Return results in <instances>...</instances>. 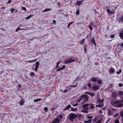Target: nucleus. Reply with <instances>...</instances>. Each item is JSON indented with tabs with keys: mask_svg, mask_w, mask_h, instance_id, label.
I'll list each match as a JSON object with an SVG mask.
<instances>
[{
	"mask_svg": "<svg viewBox=\"0 0 123 123\" xmlns=\"http://www.w3.org/2000/svg\"><path fill=\"white\" fill-rule=\"evenodd\" d=\"M93 25V24L92 22L91 23L90 25L89 26V27L91 30H92V26Z\"/></svg>",
	"mask_w": 123,
	"mask_h": 123,
	"instance_id": "16",
	"label": "nucleus"
},
{
	"mask_svg": "<svg viewBox=\"0 0 123 123\" xmlns=\"http://www.w3.org/2000/svg\"><path fill=\"white\" fill-rule=\"evenodd\" d=\"M82 88H83V89H87V87L85 85V86H84Z\"/></svg>",
	"mask_w": 123,
	"mask_h": 123,
	"instance_id": "50",
	"label": "nucleus"
},
{
	"mask_svg": "<svg viewBox=\"0 0 123 123\" xmlns=\"http://www.w3.org/2000/svg\"><path fill=\"white\" fill-rule=\"evenodd\" d=\"M68 92V90L67 89H65L64 90V91L63 92L64 93H66L67 92Z\"/></svg>",
	"mask_w": 123,
	"mask_h": 123,
	"instance_id": "51",
	"label": "nucleus"
},
{
	"mask_svg": "<svg viewBox=\"0 0 123 123\" xmlns=\"http://www.w3.org/2000/svg\"><path fill=\"white\" fill-rule=\"evenodd\" d=\"M87 45H86L84 47V50L85 52V53H87V49H86V47H87Z\"/></svg>",
	"mask_w": 123,
	"mask_h": 123,
	"instance_id": "23",
	"label": "nucleus"
},
{
	"mask_svg": "<svg viewBox=\"0 0 123 123\" xmlns=\"http://www.w3.org/2000/svg\"><path fill=\"white\" fill-rule=\"evenodd\" d=\"M78 105V104H77V103H76L75 104H73V105L74 106H76L77 105Z\"/></svg>",
	"mask_w": 123,
	"mask_h": 123,
	"instance_id": "57",
	"label": "nucleus"
},
{
	"mask_svg": "<svg viewBox=\"0 0 123 123\" xmlns=\"http://www.w3.org/2000/svg\"><path fill=\"white\" fill-rule=\"evenodd\" d=\"M22 26L21 25H20V26H19L18 27L16 30V31L17 32L18 31V30H24V29H21L19 28V27H20L21 26Z\"/></svg>",
	"mask_w": 123,
	"mask_h": 123,
	"instance_id": "22",
	"label": "nucleus"
},
{
	"mask_svg": "<svg viewBox=\"0 0 123 123\" xmlns=\"http://www.w3.org/2000/svg\"><path fill=\"white\" fill-rule=\"evenodd\" d=\"M69 119L71 122H73V120L77 117V115L74 113H72L69 114Z\"/></svg>",
	"mask_w": 123,
	"mask_h": 123,
	"instance_id": "3",
	"label": "nucleus"
},
{
	"mask_svg": "<svg viewBox=\"0 0 123 123\" xmlns=\"http://www.w3.org/2000/svg\"><path fill=\"white\" fill-rule=\"evenodd\" d=\"M25 101L23 100H21L20 101V105H23L24 104Z\"/></svg>",
	"mask_w": 123,
	"mask_h": 123,
	"instance_id": "20",
	"label": "nucleus"
},
{
	"mask_svg": "<svg viewBox=\"0 0 123 123\" xmlns=\"http://www.w3.org/2000/svg\"><path fill=\"white\" fill-rule=\"evenodd\" d=\"M117 93L116 92L114 91L112 92L111 98L113 99H115L117 98Z\"/></svg>",
	"mask_w": 123,
	"mask_h": 123,
	"instance_id": "5",
	"label": "nucleus"
},
{
	"mask_svg": "<svg viewBox=\"0 0 123 123\" xmlns=\"http://www.w3.org/2000/svg\"><path fill=\"white\" fill-rule=\"evenodd\" d=\"M122 101L121 100H117L114 102L112 105L116 107H122L123 106Z\"/></svg>",
	"mask_w": 123,
	"mask_h": 123,
	"instance_id": "2",
	"label": "nucleus"
},
{
	"mask_svg": "<svg viewBox=\"0 0 123 123\" xmlns=\"http://www.w3.org/2000/svg\"><path fill=\"white\" fill-rule=\"evenodd\" d=\"M77 84H76V85H70V87H76V85H77Z\"/></svg>",
	"mask_w": 123,
	"mask_h": 123,
	"instance_id": "47",
	"label": "nucleus"
},
{
	"mask_svg": "<svg viewBox=\"0 0 123 123\" xmlns=\"http://www.w3.org/2000/svg\"><path fill=\"white\" fill-rule=\"evenodd\" d=\"M115 37V35H114L113 34L111 35L110 36V37L111 38H114Z\"/></svg>",
	"mask_w": 123,
	"mask_h": 123,
	"instance_id": "49",
	"label": "nucleus"
},
{
	"mask_svg": "<svg viewBox=\"0 0 123 123\" xmlns=\"http://www.w3.org/2000/svg\"><path fill=\"white\" fill-rule=\"evenodd\" d=\"M75 62V60L73 59V58H71L66 60L64 62V63L65 64H70L72 62Z\"/></svg>",
	"mask_w": 123,
	"mask_h": 123,
	"instance_id": "4",
	"label": "nucleus"
},
{
	"mask_svg": "<svg viewBox=\"0 0 123 123\" xmlns=\"http://www.w3.org/2000/svg\"><path fill=\"white\" fill-rule=\"evenodd\" d=\"M40 65L39 62H37L36 63V66L35 67H38V66Z\"/></svg>",
	"mask_w": 123,
	"mask_h": 123,
	"instance_id": "25",
	"label": "nucleus"
},
{
	"mask_svg": "<svg viewBox=\"0 0 123 123\" xmlns=\"http://www.w3.org/2000/svg\"><path fill=\"white\" fill-rule=\"evenodd\" d=\"M121 46L123 48V43H121Z\"/></svg>",
	"mask_w": 123,
	"mask_h": 123,
	"instance_id": "64",
	"label": "nucleus"
},
{
	"mask_svg": "<svg viewBox=\"0 0 123 123\" xmlns=\"http://www.w3.org/2000/svg\"><path fill=\"white\" fill-rule=\"evenodd\" d=\"M77 109V108H76L74 109V108L72 107L71 109V111H76Z\"/></svg>",
	"mask_w": 123,
	"mask_h": 123,
	"instance_id": "33",
	"label": "nucleus"
},
{
	"mask_svg": "<svg viewBox=\"0 0 123 123\" xmlns=\"http://www.w3.org/2000/svg\"><path fill=\"white\" fill-rule=\"evenodd\" d=\"M92 42L94 45L95 46H96V43L95 42L94 39H91Z\"/></svg>",
	"mask_w": 123,
	"mask_h": 123,
	"instance_id": "19",
	"label": "nucleus"
},
{
	"mask_svg": "<svg viewBox=\"0 0 123 123\" xmlns=\"http://www.w3.org/2000/svg\"><path fill=\"white\" fill-rule=\"evenodd\" d=\"M15 10L14 9H13L12 8H11L10 10V11H11V13H13L14 11Z\"/></svg>",
	"mask_w": 123,
	"mask_h": 123,
	"instance_id": "42",
	"label": "nucleus"
},
{
	"mask_svg": "<svg viewBox=\"0 0 123 123\" xmlns=\"http://www.w3.org/2000/svg\"><path fill=\"white\" fill-rule=\"evenodd\" d=\"M91 80L93 82H95L97 80V78L95 77L92 78L91 79Z\"/></svg>",
	"mask_w": 123,
	"mask_h": 123,
	"instance_id": "18",
	"label": "nucleus"
},
{
	"mask_svg": "<svg viewBox=\"0 0 123 123\" xmlns=\"http://www.w3.org/2000/svg\"><path fill=\"white\" fill-rule=\"evenodd\" d=\"M51 10V9L50 8H46L44 10L43 12H47Z\"/></svg>",
	"mask_w": 123,
	"mask_h": 123,
	"instance_id": "29",
	"label": "nucleus"
},
{
	"mask_svg": "<svg viewBox=\"0 0 123 123\" xmlns=\"http://www.w3.org/2000/svg\"><path fill=\"white\" fill-rule=\"evenodd\" d=\"M122 70L121 69H120L119 70V71H117L116 72V73L117 74H119L121 73V72H122Z\"/></svg>",
	"mask_w": 123,
	"mask_h": 123,
	"instance_id": "37",
	"label": "nucleus"
},
{
	"mask_svg": "<svg viewBox=\"0 0 123 123\" xmlns=\"http://www.w3.org/2000/svg\"><path fill=\"white\" fill-rule=\"evenodd\" d=\"M38 68L35 67V71L36 72H37Z\"/></svg>",
	"mask_w": 123,
	"mask_h": 123,
	"instance_id": "58",
	"label": "nucleus"
},
{
	"mask_svg": "<svg viewBox=\"0 0 123 123\" xmlns=\"http://www.w3.org/2000/svg\"><path fill=\"white\" fill-rule=\"evenodd\" d=\"M118 113H117L116 114H115L114 116V117H117L118 116Z\"/></svg>",
	"mask_w": 123,
	"mask_h": 123,
	"instance_id": "56",
	"label": "nucleus"
},
{
	"mask_svg": "<svg viewBox=\"0 0 123 123\" xmlns=\"http://www.w3.org/2000/svg\"><path fill=\"white\" fill-rule=\"evenodd\" d=\"M60 62L59 61L58 62H57L56 64V65L55 67V69H57L59 67V64L60 63Z\"/></svg>",
	"mask_w": 123,
	"mask_h": 123,
	"instance_id": "26",
	"label": "nucleus"
},
{
	"mask_svg": "<svg viewBox=\"0 0 123 123\" xmlns=\"http://www.w3.org/2000/svg\"><path fill=\"white\" fill-rule=\"evenodd\" d=\"M85 39H82V40L81 41H80V44L81 45L84 42Z\"/></svg>",
	"mask_w": 123,
	"mask_h": 123,
	"instance_id": "38",
	"label": "nucleus"
},
{
	"mask_svg": "<svg viewBox=\"0 0 123 123\" xmlns=\"http://www.w3.org/2000/svg\"><path fill=\"white\" fill-rule=\"evenodd\" d=\"M84 123H88L87 121H84Z\"/></svg>",
	"mask_w": 123,
	"mask_h": 123,
	"instance_id": "63",
	"label": "nucleus"
},
{
	"mask_svg": "<svg viewBox=\"0 0 123 123\" xmlns=\"http://www.w3.org/2000/svg\"><path fill=\"white\" fill-rule=\"evenodd\" d=\"M119 120H116L115 121V123H119Z\"/></svg>",
	"mask_w": 123,
	"mask_h": 123,
	"instance_id": "46",
	"label": "nucleus"
},
{
	"mask_svg": "<svg viewBox=\"0 0 123 123\" xmlns=\"http://www.w3.org/2000/svg\"><path fill=\"white\" fill-rule=\"evenodd\" d=\"M71 105H68L67 106L66 108H64L63 109V110H68V109H69L71 108Z\"/></svg>",
	"mask_w": 123,
	"mask_h": 123,
	"instance_id": "15",
	"label": "nucleus"
},
{
	"mask_svg": "<svg viewBox=\"0 0 123 123\" xmlns=\"http://www.w3.org/2000/svg\"><path fill=\"white\" fill-rule=\"evenodd\" d=\"M53 123H60L59 119L58 118L54 119L52 121Z\"/></svg>",
	"mask_w": 123,
	"mask_h": 123,
	"instance_id": "10",
	"label": "nucleus"
},
{
	"mask_svg": "<svg viewBox=\"0 0 123 123\" xmlns=\"http://www.w3.org/2000/svg\"><path fill=\"white\" fill-rule=\"evenodd\" d=\"M89 104L87 103L84 105L83 106V108H85L86 110H88L89 109Z\"/></svg>",
	"mask_w": 123,
	"mask_h": 123,
	"instance_id": "11",
	"label": "nucleus"
},
{
	"mask_svg": "<svg viewBox=\"0 0 123 123\" xmlns=\"http://www.w3.org/2000/svg\"><path fill=\"white\" fill-rule=\"evenodd\" d=\"M76 14L78 15H79V10H78L76 12Z\"/></svg>",
	"mask_w": 123,
	"mask_h": 123,
	"instance_id": "53",
	"label": "nucleus"
},
{
	"mask_svg": "<svg viewBox=\"0 0 123 123\" xmlns=\"http://www.w3.org/2000/svg\"><path fill=\"white\" fill-rule=\"evenodd\" d=\"M92 119H89L87 121L88 123H90L92 122Z\"/></svg>",
	"mask_w": 123,
	"mask_h": 123,
	"instance_id": "43",
	"label": "nucleus"
},
{
	"mask_svg": "<svg viewBox=\"0 0 123 123\" xmlns=\"http://www.w3.org/2000/svg\"><path fill=\"white\" fill-rule=\"evenodd\" d=\"M119 95H123V92L121 91H119L118 92Z\"/></svg>",
	"mask_w": 123,
	"mask_h": 123,
	"instance_id": "28",
	"label": "nucleus"
},
{
	"mask_svg": "<svg viewBox=\"0 0 123 123\" xmlns=\"http://www.w3.org/2000/svg\"><path fill=\"white\" fill-rule=\"evenodd\" d=\"M82 112L85 113H88V111H87L85 110H82Z\"/></svg>",
	"mask_w": 123,
	"mask_h": 123,
	"instance_id": "34",
	"label": "nucleus"
},
{
	"mask_svg": "<svg viewBox=\"0 0 123 123\" xmlns=\"http://www.w3.org/2000/svg\"><path fill=\"white\" fill-rule=\"evenodd\" d=\"M59 117L60 118H62V115H60L59 116Z\"/></svg>",
	"mask_w": 123,
	"mask_h": 123,
	"instance_id": "59",
	"label": "nucleus"
},
{
	"mask_svg": "<svg viewBox=\"0 0 123 123\" xmlns=\"http://www.w3.org/2000/svg\"><path fill=\"white\" fill-rule=\"evenodd\" d=\"M37 61V60L36 59H35L34 60H32L31 61H25V62L28 63H31L36 62Z\"/></svg>",
	"mask_w": 123,
	"mask_h": 123,
	"instance_id": "17",
	"label": "nucleus"
},
{
	"mask_svg": "<svg viewBox=\"0 0 123 123\" xmlns=\"http://www.w3.org/2000/svg\"><path fill=\"white\" fill-rule=\"evenodd\" d=\"M95 106L92 104L91 103L89 104V108L90 109H93L95 108Z\"/></svg>",
	"mask_w": 123,
	"mask_h": 123,
	"instance_id": "12",
	"label": "nucleus"
},
{
	"mask_svg": "<svg viewBox=\"0 0 123 123\" xmlns=\"http://www.w3.org/2000/svg\"><path fill=\"white\" fill-rule=\"evenodd\" d=\"M104 103H102L98 105H96V107L101 108L103 107L104 106Z\"/></svg>",
	"mask_w": 123,
	"mask_h": 123,
	"instance_id": "14",
	"label": "nucleus"
},
{
	"mask_svg": "<svg viewBox=\"0 0 123 123\" xmlns=\"http://www.w3.org/2000/svg\"><path fill=\"white\" fill-rule=\"evenodd\" d=\"M32 16V15H31L30 16H29L25 18V19H28L30 18Z\"/></svg>",
	"mask_w": 123,
	"mask_h": 123,
	"instance_id": "41",
	"label": "nucleus"
},
{
	"mask_svg": "<svg viewBox=\"0 0 123 123\" xmlns=\"http://www.w3.org/2000/svg\"><path fill=\"white\" fill-rule=\"evenodd\" d=\"M102 120H98L95 123H101Z\"/></svg>",
	"mask_w": 123,
	"mask_h": 123,
	"instance_id": "39",
	"label": "nucleus"
},
{
	"mask_svg": "<svg viewBox=\"0 0 123 123\" xmlns=\"http://www.w3.org/2000/svg\"><path fill=\"white\" fill-rule=\"evenodd\" d=\"M104 101L103 99L101 100L100 98H98L97 100V102L98 104H102Z\"/></svg>",
	"mask_w": 123,
	"mask_h": 123,
	"instance_id": "9",
	"label": "nucleus"
},
{
	"mask_svg": "<svg viewBox=\"0 0 123 123\" xmlns=\"http://www.w3.org/2000/svg\"><path fill=\"white\" fill-rule=\"evenodd\" d=\"M89 98V96L87 95H82L78 100L77 102H81V104H83L86 103L88 100Z\"/></svg>",
	"mask_w": 123,
	"mask_h": 123,
	"instance_id": "1",
	"label": "nucleus"
},
{
	"mask_svg": "<svg viewBox=\"0 0 123 123\" xmlns=\"http://www.w3.org/2000/svg\"><path fill=\"white\" fill-rule=\"evenodd\" d=\"M107 110L108 111V114L109 115H111L113 114L114 111L113 110L108 109Z\"/></svg>",
	"mask_w": 123,
	"mask_h": 123,
	"instance_id": "8",
	"label": "nucleus"
},
{
	"mask_svg": "<svg viewBox=\"0 0 123 123\" xmlns=\"http://www.w3.org/2000/svg\"><path fill=\"white\" fill-rule=\"evenodd\" d=\"M107 12H108V13H110V10L109 9H107Z\"/></svg>",
	"mask_w": 123,
	"mask_h": 123,
	"instance_id": "55",
	"label": "nucleus"
},
{
	"mask_svg": "<svg viewBox=\"0 0 123 123\" xmlns=\"http://www.w3.org/2000/svg\"><path fill=\"white\" fill-rule=\"evenodd\" d=\"M90 92H85V93L86 94L90 95Z\"/></svg>",
	"mask_w": 123,
	"mask_h": 123,
	"instance_id": "52",
	"label": "nucleus"
},
{
	"mask_svg": "<svg viewBox=\"0 0 123 123\" xmlns=\"http://www.w3.org/2000/svg\"><path fill=\"white\" fill-rule=\"evenodd\" d=\"M119 21L120 22H123V16L120 18L119 19Z\"/></svg>",
	"mask_w": 123,
	"mask_h": 123,
	"instance_id": "27",
	"label": "nucleus"
},
{
	"mask_svg": "<svg viewBox=\"0 0 123 123\" xmlns=\"http://www.w3.org/2000/svg\"><path fill=\"white\" fill-rule=\"evenodd\" d=\"M87 117L90 119H91L93 118V117L91 116H88Z\"/></svg>",
	"mask_w": 123,
	"mask_h": 123,
	"instance_id": "44",
	"label": "nucleus"
},
{
	"mask_svg": "<svg viewBox=\"0 0 123 123\" xmlns=\"http://www.w3.org/2000/svg\"><path fill=\"white\" fill-rule=\"evenodd\" d=\"M110 71L111 72H112L113 73H115V69L112 68H111V69L110 70Z\"/></svg>",
	"mask_w": 123,
	"mask_h": 123,
	"instance_id": "21",
	"label": "nucleus"
},
{
	"mask_svg": "<svg viewBox=\"0 0 123 123\" xmlns=\"http://www.w3.org/2000/svg\"><path fill=\"white\" fill-rule=\"evenodd\" d=\"M82 2V1L81 0L75 3V5L79 6H80Z\"/></svg>",
	"mask_w": 123,
	"mask_h": 123,
	"instance_id": "13",
	"label": "nucleus"
},
{
	"mask_svg": "<svg viewBox=\"0 0 123 123\" xmlns=\"http://www.w3.org/2000/svg\"><path fill=\"white\" fill-rule=\"evenodd\" d=\"M122 32L120 33V36L122 38H123V30L122 31Z\"/></svg>",
	"mask_w": 123,
	"mask_h": 123,
	"instance_id": "24",
	"label": "nucleus"
},
{
	"mask_svg": "<svg viewBox=\"0 0 123 123\" xmlns=\"http://www.w3.org/2000/svg\"><path fill=\"white\" fill-rule=\"evenodd\" d=\"M95 65H98V62H96L95 63Z\"/></svg>",
	"mask_w": 123,
	"mask_h": 123,
	"instance_id": "62",
	"label": "nucleus"
},
{
	"mask_svg": "<svg viewBox=\"0 0 123 123\" xmlns=\"http://www.w3.org/2000/svg\"><path fill=\"white\" fill-rule=\"evenodd\" d=\"M100 87L97 84H95V85L93 86L92 88L94 90H96L98 89Z\"/></svg>",
	"mask_w": 123,
	"mask_h": 123,
	"instance_id": "6",
	"label": "nucleus"
},
{
	"mask_svg": "<svg viewBox=\"0 0 123 123\" xmlns=\"http://www.w3.org/2000/svg\"><path fill=\"white\" fill-rule=\"evenodd\" d=\"M44 110L46 112H48V108L47 107H45L44 108Z\"/></svg>",
	"mask_w": 123,
	"mask_h": 123,
	"instance_id": "35",
	"label": "nucleus"
},
{
	"mask_svg": "<svg viewBox=\"0 0 123 123\" xmlns=\"http://www.w3.org/2000/svg\"><path fill=\"white\" fill-rule=\"evenodd\" d=\"M87 86L88 87L90 88L91 87V84L90 83H88L87 84Z\"/></svg>",
	"mask_w": 123,
	"mask_h": 123,
	"instance_id": "48",
	"label": "nucleus"
},
{
	"mask_svg": "<svg viewBox=\"0 0 123 123\" xmlns=\"http://www.w3.org/2000/svg\"><path fill=\"white\" fill-rule=\"evenodd\" d=\"M22 8L23 10L25 11H26V8L25 7H22Z\"/></svg>",
	"mask_w": 123,
	"mask_h": 123,
	"instance_id": "54",
	"label": "nucleus"
},
{
	"mask_svg": "<svg viewBox=\"0 0 123 123\" xmlns=\"http://www.w3.org/2000/svg\"><path fill=\"white\" fill-rule=\"evenodd\" d=\"M42 99L41 98H39V99L37 98L36 99H34V101L35 102H36L37 101H39L41 100Z\"/></svg>",
	"mask_w": 123,
	"mask_h": 123,
	"instance_id": "31",
	"label": "nucleus"
},
{
	"mask_svg": "<svg viewBox=\"0 0 123 123\" xmlns=\"http://www.w3.org/2000/svg\"><path fill=\"white\" fill-rule=\"evenodd\" d=\"M114 12L113 11H112L110 12V14H114Z\"/></svg>",
	"mask_w": 123,
	"mask_h": 123,
	"instance_id": "60",
	"label": "nucleus"
},
{
	"mask_svg": "<svg viewBox=\"0 0 123 123\" xmlns=\"http://www.w3.org/2000/svg\"><path fill=\"white\" fill-rule=\"evenodd\" d=\"M35 73L34 72H31L30 74V75L32 77L34 76L35 75Z\"/></svg>",
	"mask_w": 123,
	"mask_h": 123,
	"instance_id": "40",
	"label": "nucleus"
},
{
	"mask_svg": "<svg viewBox=\"0 0 123 123\" xmlns=\"http://www.w3.org/2000/svg\"><path fill=\"white\" fill-rule=\"evenodd\" d=\"M123 84L119 83L118 84V86L119 87H121L123 86Z\"/></svg>",
	"mask_w": 123,
	"mask_h": 123,
	"instance_id": "45",
	"label": "nucleus"
},
{
	"mask_svg": "<svg viewBox=\"0 0 123 123\" xmlns=\"http://www.w3.org/2000/svg\"><path fill=\"white\" fill-rule=\"evenodd\" d=\"M120 115L123 117V112L122 111H121L120 112Z\"/></svg>",
	"mask_w": 123,
	"mask_h": 123,
	"instance_id": "36",
	"label": "nucleus"
},
{
	"mask_svg": "<svg viewBox=\"0 0 123 123\" xmlns=\"http://www.w3.org/2000/svg\"><path fill=\"white\" fill-rule=\"evenodd\" d=\"M89 95L90 96L92 97L95 96V94L94 93L90 92Z\"/></svg>",
	"mask_w": 123,
	"mask_h": 123,
	"instance_id": "30",
	"label": "nucleus"
},
{
	"mask_svg": "<svg viewBox=\"0 0 123 123\" xmlns=\"http://www.w3.org/2000/svg\"><path fill=\"white\" fill-rule=\"evenodd\" d=\"M97 83L98 84H102V80H98Z\"/></svg>",
	"mask_w": 123,
	"mask_h": 123,
	"instance_id": "32",
	"label": "nucleus"
},
{
	"mask_svg": "<svg viewBox=\"0 0 123 123\" xmlns=\"http://www.w3.org/2000/svg\"><path fill=\"white\" fill-rule=\"evenodd\" d=\"M53 22L54 24L55 25V24L56 22L55 20H53Z\"/></svg>",
	"mask_w": 123,
	"mask_h": 123,
	"instance_id": "61",
	"label": "nucleus"
},
{
	"mask_svg": "<svg viewBox=\"0 0 123 123\" xmlns=\"http://www.w3.org/2000/svg\"><path fill=\"white\" fill-rule=\"evenodd\" d=\"M66 66L65 65H64L61 68H59L57 69L56 70V71L57 72H58L62 70H64L65 69Z\"/></svg>",
	"mask_w": 123,
	"mask_h": 123,
	"instance_id": "7",
	"label": "nucleus"
}]
</instances>
